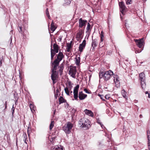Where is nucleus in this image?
Here are the masks:
<instances>
[{"mask_svg": "<svg viewBox=\"0 0 150 150\" xmlns=\"http://www.w3.org/2000/svg\"><path fill=\"white\" fill-rule=\"evenodd\" d=\"M148 97L149 98H150V94L149 93H148Z\"/></svg>", "mask_w": 150, "mask_h": 150, "instance_id": "nucleus-54", "label": "nucleus"}, {"mask_svg": "<svg viewBox=\"0 0 150 150\" xmlns=\"http://www.w3.org/2000/svg\"><path fill=\"white\" fill-rule=\"evenodd\" d=\"M134 41L135 42L136 45L139 48H142L144 47V43L143 38L139 40L134 39Z\"/></svg>", "mask_w": 150, "mask_h": 150, "instance_id": "nucleus-5", "label": "nucleus"}, {"mask_svg": "<svg viewBox=\"0 0 150 150\" xmlns=\"http://www.w3.org/2000/svg\"><path fill=\"white\" fill-rule=\"evenodd\" d=\"M119 4L120 7V10L121 13L123 15H124L126 9V7L123 1H122L121 2H119Z\"/></svg>", "mask_w": 150, "mask_h": 150, "instance_id": "nucleus-6", "label": "nucleus"}, {"mask_svg": "<svg viewBox=\"0 0 150 150\" xmlns=\"http://www.w3.org/2000/svg\"><path fill=\"white\" fill-rule=\"evenodd\" d=\"M148 145L149 147V149L150 150V141H148Z\"/></svg>", "mask_w": 150, "mask_h": 150, "instance_id": "nucleus-45", "label": "nucleus"}, {"mask_svg": "<svg viewBox=\"0 0 150 150\" xmlns=\"http://www.w3.org/2000/svg\"><path fill=\"white\" fill-rule=\"evenodd\" d=\"M104 38V35H103V31H102L101 32V34H100V45H101V43H102L103 41V38Z\"/></svg>", "mask_w": 150, "mask_h": 150, "instance_id": "nucleus-24", "label": "nucleus"}, {"mask_svg": "<svg viewBox=\"0 0 150 150\" xmlns=\"http://www.w3.org/2000/svg\"><path fill=\"white\" fill-rule=\"evenodd\" d=\"M79 28H81L86 25V23L87 22V21L86 20H83L82 18L79 19Z\"/></svg>", "mask_w": 150, "mask_h": 150, "instance_id": "nucleus-9", "label": "nucleus"}, {"mask_svg": "<svg viewBox=\"0 0 150 150\" xmlns=\"http://www.w3.org/2000/svg\"><path fill=\"white\" fill-rule=\"evenodd\" d=\"M97 122L100 125L101 124H102V123L101 122L100 120L98 119L97 120Z\"/></svg>", "mask_w": 150, "mask_h": 150, "instance_id": "nucleus-47", "label": "nucleus"}, {"mask_svg": "<svg viewBox=\"0 0 150 150\" xmlns=\"http://www.w3.org/2000/svg\"><path fill=\"white\" fill-rule=\"evenodd\" d=\"M30 109L31 110V111L33 112V111H35V107L34 105L32 104H30Z\"/></svg>", "mask_w": 150, "mask_h": 150, "instance_id": "nucleus-23", "label": "nucleus"}, {"mask_svg": "<svg viewBox=\"0 0 150 150\" xmlns=\"http://www.w3.org/2000/svg\"><path fill=\"white\" fill-rule=\"evenodd\" d=\"M127 92L124 89H123L121 91V94L123 97L125 99H127V97L126 95Z\"/></svg>", "mask_w": 150, "mask_h": 150, "instance_id": "nucleus-18", "label": "nucleus"}, {"mask_svg": "<svg viewBox=\"0 0 150 150\" xmlns=\"http://www.w3.org/2000/svg\"><path fill=\"white\" fill-rule=\"evenodd\" d=\"M14 110H15V108L14 107V105H13L12 108L11 109V111L12 112V116H13V114H14Z\"/></svg>", "mask_w": 150, "mask_h": 150, "instance_id": "nucleus-36", "label": "nucleus"}, {"mask_svg": "<svg viewBox=\"0 0 150 150\" xmlns=\"http://www.w3.org/2000/svg\"><path fill=\"white\" fill-rule=\"evenodd\" d=\"M6 105H5V108H6Z\"/></svg>", "mask_w": 150, "mask_h": 150, "instance_id": "nucleus-57", "label": "nucleus"}, {"mask_svg": "<svg viewBox=\"0 0 150 150\" xmlns=\"http://www.w3.org/2000/svg\"><path fill=\"white\" fill-rule=\"evenodd\" d=\"M51 150H64L63 147L61 145L57 146L52 147Z\"/></svg>", "mask_w": 150, "mask_h": 150, "instance_id": "nucleus-14", "label": "nucleus"}, {"mask_svg": "<svg viewBox=\"0 0 150 150\" xmlns=\"http://www.w3.org/2000/svg\"><path fill=\"white\" fill-rule=\"evenodd\" d=\"M97 40L96 39L92 40V42L91 44V46L92 47L93 50L94 49V47H96L97 45Z\"/></svg>", "mask_w": 150, "mask_h": 150, "instance_id": "nucleus-15", "label": "nucleus"}, {"mask_svg": "<svg viewBox=\"0 0 150 150\" xmlns=\"http://www.w3.org/2000/svg\"><path fill=\"white\" fill-rule=\"evenodd\" d=\"M53 48L54 49L53 52H55L56 53H58V52L59 47L56 43L54 44Z\"/></svg>", "mask_w": 150, "mask_h": 150, "instance_id": "nucleus-17", "label": "nucleus"}, {"mask_svg": "<svg viewBox=\"0 0 150 150\" xmlns=\"http://www.w3.org/2000/svg\"><path fill=\"white\" fill-rule=\"evenodd\" d=\"M105 97V98L107 99H108L110 98L109 96L108 95H106Z\"/></svg>", "mask_w": 150, "mask_h": 150, "instance_id": "nucleus-43", "label": "nucleus"}, {"mask_svg": "<svg viewBox=\"0 0 150 150\" xmlns=\"http://www.w3.org/2000/svg\"><path fill=\"white\" fill-rule=\"evenodd\" d=\"M99 96L100 98L101 99H103V100H103V98L104 97V96H103V95H99Z\"/></svg>", "mask_w": 150, "mask_h": 150, "instance_id": "nucleus-42", "label": "nucleus"}, {"mask_svg": "<svg viewBox=\"0 0 150 150\" xmlns=\"http://www.w3.org/2000/svg\"><path fill=\"white\" fill-rule=\"evenodd\" d=\"M91 25L89 23H88L87 24V26L86 28V29L87 31H88L90 29Z\"/></svg>", "mask_w": 150, "mask_h": 150, "instance_id": "nucleus-37", "label": "nucleus"}, {"mask_svg": "<svg viewBox=\"0 0 150 150\" xmlns=\"http://www.w3.org/2000/svg\"><path fill=\"white\" fill-rule=\"evenodd\" d=\"M114 81L115 84H118L120 83L119 78L117 75H114Z\"/></svg>", "mask_w": 150, "mask_h": 150, "instance_id": "nucleus-12", "label": "nucleus"}, {"mask_svg": "<svg viewBox=\"0 0 150 150\" xmlns=\"http://www.w3.org/2000/svg\"><path fill=\"white\" fill-rule=\"evenodd\" d=\"M144 1H146V0H143Z\"/></svg>", "mask_w": 150, "mask_h": 150, "instance_id": "nucleus-59", "label": "nucleus"}, {"mask_svg": "<svg viewBox=\"0 0 150 150\" xmlns=\"http://www.w3.org/2000/svg\"><path fill=\"white\" fill-rule=\"evenodd\" d=\"M126 4L128 5L131 4V0H126Z\"/></svg>", "mask_w": 150, "mask_h": 150, "instance_id": "nucleus-38", "label": "nucleus"}, {"mask_svg": "<svg viewBox=\"0 0 150 150\" xmlns=\"http://www.w3.org/2000/svg\"><path fill=\"white\" fill-rule=\"evenodd\" d=\"M139 117L140 118H141L142 117V114H140V115H139Z\"/></svg>", "mask_w": 150, "mask_h": 150, "instance_id": "nucleus-53", "label": "nucleus"}, {"mask_svg": "<svg viewBox=\"0 0 150 150\" xmlns=\"http://www.w3.org/2000/svg\"><path fill=\"white\" fill-rule=\"evenodd\" d=\"M120 85H116V86L117 87H120Z\"/></svg>", "mask_w": 150, "mask_h": 150, "instance_id": "nucleus-55", "label": "nucleus"}, {"mask_svg": "<svg viewBox=\"0 0 150 150\" xmlns=\"http://www.w3.org/2000/svg\"><path fill=\"white\" fill-rule=\"evenodd\" d=\"M59 71L60 72V73L61 75V74L62 73L63 71V69L64 67L62 65L60 66L59 67Z\"/></svg>", "mask_w": 150, "mask_h": 150, "instance_id": "nucleus-31", "label": "nucleus"}, {"mask_svg": "<svg viewBox=\"0 0 150 150\" xmlns=\"http://www.w3.org/2000/svg\"><path fill=\"white\" fill-rule=\"evenodd\" d=\"M84 112L85 114L91 117H93V114L91 111L86 109L84 110Z\"/></svg>", "mask_w": 150, "mask_h": 150, "instance_id": "nucleus-13", "label": "nucleus"}, {"mask_svg": "<svg viewBox=\"0 0 150 150\" xmlns=\"http://www.w3.org/2000/svg\"><path fill=\"white\" fill-rule=\"evenodd\" d=\"M82 35V31H80L78 32L76 35V38L77 39V40L81 38V36Z\"/></svg>", "mask_w": 150, "mask_h": 150, "instance_id": "nucleus-19", "label": "nucleus"}, {"mask_svg": "<svg viewBox=\"0 0 150 150\" xmlns=\"http://www.w3.org/2000/svg\"><path fill=\"white\" fill-rule=\"evenodd\" d=\"M147 138H148V141H150V137H149V136H150L149 134H147Z\"/></svg>", "mask_w": 150, "mask_h": 150, "instance_id": "nucleus-44", "label": "nucleus"}, {"mask_svg": "<svg viewBox=\"0 0 150 150\" xmlns=\"http://www.w3.org/2000/svg\"><path fill=\"white\" fill-rule=\"evenodd\" d=\"M86 45V41L84 40L81 44H80L79 47V51L80 52H82L83 49L85 48Z\"/></svg>", "mask_w": 150, "mask_h": 150, "instance_id": "nucleus-10", "label": "nucleus"}, {"mask_svg": "<svg viewBox=\"0 0 150 150\" xmlns=\"http://www.w3.org/2000/svg\"><path fill=\"white\" fill-rule=\"evenodd\" d=\"M19 29H20V31H19V32H21L22 31V27H21V26H19Z\"/></svg>", "mask_w": 150, "mask_h": 150, "instance_id": "nucleus-48", "label": "nucleus"}, {"mask_svg": "<svg viewBox=\"0 0 150 150\" xmlns=\"http://www.w3.org/2000/svg\"><path fill=\"white\" fill-rule=\"evenodd\" d=\"M72 41H71L70 43H67V48L70 49L71 48Z\"/></svg>", "mask_w": 150, "mask_h": 150, "instance_id": "nucleus-32", "label": "nucleus"}, {"mask_svg": "<svg viewBox=\"0 0 150 150\" xmlns=\"http://www.w3.org/2000/svg\"><path fill=\"white\" fill-rule=\"evenodd\" d=\"M62 36H60L59 37L58 39V41L59 42H61L62 41Z\"/></svg>", "mask_w": 150, "mask_h": 150, "instance_id": "nucleus-41", "label": "nucleus"}, {"mask_svg": "<svg viewBox=\"0 0 150 150\" xmlns=\"http://www.w3.org/2000/svg\"><path fill=\"white\" fill-rule=\"evenodd\" d=\"M87 96V95L83 93L82 91L79 92V97L80 100H83Z\"/></svg>", "mask_w": 150, "mask_h": 150, "instance_id": "nucleus-11", "label": "nucleus"}, {"mask_svg": "<svg viewBox=\"0 0 150 150\" xmlns=\"http://www.w3.org/2000/svg\"><path fill=\"white\" fill-rule=\"evenodd\" d=\"M19 78L20 79V81L19 82L20 84H23L24 83L23 82L22 80H21V75L20 73V70H19Z\"/></svg>", "mask_w": 150, "mask_h": 150, "instance_id": "nucleus-27", "label": "nucleus"}, {"mask_svg": "<svg viewBox=\"0 0 150 150\" xmlns=\"http://www.w3.org/2000/svg\"><path fill=\"white\" fill-rule=\"evenodd\" d=\"M79 88V85H77L74 88L73 93H78Z\"/></svg>", "mask_w": 150, "mask_h": 150, "instance_id": "nucleus-25", "label": "nucleus"}, {"mask_svg": "<svg viewBox=\"0 0 150 150\" xmlns=\"http://www.w3.org/2000/svg\"><path fill=\"white\" fill-rule=\"evenodd\" d=\"M147 134H149V135H150V131L149 130H147Z\"/></svg>", "mask_w": 150, "mask_h": 150, "instance_id": "nucleus-50", "label": "nucleus"}, {"mask_svg": "<svg viewBox=\"0 0 150 150\" xmlns=\"http://www.w3.org/2000/svg\"><path fill=\"white\" fill-rule=\"evenodd\" d=\"M80 57H77L76 58V64L78 65L80 62Z\"/></svg>", "mask_w": 150, "mask_h": 150, "instance_id": "nucleus-26", "label": "nucleus"}, {"mask_svg": "<svg viewBox=\"0 0 150 150\" xmlns=\"http://www.w3.org/2000/svg\"><path fill=\"white\" fill-rule=\"evenodd\" d=\"M52 42H51V60H52L54 57L55 55V54L56 53L55 52H53V50L52 49Z\"/></svg>", "mask_w": 150, "mask_h": 150, "instance_id": "nucleus-16", "label": "nucleus"}, {"mask_svg": "<svg viewBox=\"0 0 150 150\" xmlns=\"http://www.w3.org/2000/svg\"><path fill=\"white\" fill-rule=\"evenodd\" d=\"M90 122L86 118H81L79 122V124L81 128L86 129L90 127Z\"/></svg>", "mask_w": 150, "mask_h": 150, "instance_id": "nucleus-3", "label": "nucleus"}, {"mask_svg": "<svg viewBox=\"0 0 150 150\" xmlns=\"http://www.w3.org/2000/svg\"><path fill=\"white\" fill-rule=\"evenodd\" d=\"M143 49H141V50H136L135 51V53H139L140 52H142V51L143 50Z\"/></svg>", "mask_w": 150, "mask_h": 150, "instance_id": "nucleus-40", "label": "nucleus"}, {"mask_svg": "<svg viewBox=\"0 0 150 150\" xmlns=\"http://www.w3.org/2000/svg\"><path fill=\"white\" fill-rule=\"evenodd\" d=\"M50 26L51 30L52 31V32H53L56 29V28H55L54 25V23L53 21L52 22Z\"/></svg>", "mask_w": 150, "mask_h": 150, "instance_id": "nucleus-20", "label": "nucleus"}, {"mask_svg": "<svg viewBox=\"0 0 150 150\" xmlns=\"http://www.w3.org/2000/svg\"><path fill=\"white\" fill-rule=\"evenodd\" d=\"M46 13L47 16L48 18L50 19H51V17L48 11V8H47L46 10Z\"/></svg>", "mask_w": 150, "mask_h": 150, "instance_id": "nucleus-29", "label": "nucleus"}, {"mask_svg": "<svg viewBox=\"0 0 150 150\" xmlns=\"http://www.w3.org/2000/svg\"><path fill=\"white\" fill-rule=\"evenodd\" d=\"M54 121H52L50 125V129L51 130L54 125Z\"/></svg>", "mask_w": 150, "mask_h": 150, "instance_id": "nucleus-28", "label": "nucleus"}, {"mask_svg": "<svg viewBox=\"0 0 150 150\" xmlns=\"http://www.w3.org/2000/svg\"><path fill=\"white\" fill-rule=\"evenodd\" d=\"M2 64V60H1L0 61V66H1Z\"/></svg>", "mask_w": 150, "mask_h": 150, "instance_id": "nucleus-52", "label": "nucleus"}, {"mask_svg": "<svg viewBox=\"0 0 150 150\" xmlns=\"http://www.w3.org/2000/svg\"><path fill=\"white\" fill-rule=\"evenodd\" d=\"M55 113V111H54V114Z\"/></svg>", "mask_w": 150, "mask_h": 150, "instance_id": "nucleus-60", "label": "nucleus"}, {"mask_svg": "<svg viewBox=\"0 0 150 150\" xmlns=\"http://www.w3.org/2000/svg\"><path fill=\"white\" fill-rule=\"evenodd\" d=\"M73 125V124L70 122H68L63 127V130L66 134H69L71 132V129Z\"/></svg>", "mask_w": 150, "mask_h": 150, "instance_id": "nucleus-4", "label": "nucleus"}, {"mask_svg": "<svg viewBox=\"0 0 150 150\" xmlns=\"http://www.w3.org/2000/svg\"><path fill=\"white\" fill-rule=\"evenodd\" d=\"M113 75V72L110 70L104 72H100L99 73V78L101 79L103 78L106 81L109 79L111 76Z\"/></svg>", "mask_w": 150, "mask_h": 150, "instance_id": "nucleus-2", "label": "nucleus"}, {"mask_svg": "<svg viewBox=\"0 0 150 150\" xmlns=\"http://www.w3.org/2000/svg\"><path fill=\"white\" fill-rule=\"evenodd\" d=\"M101 126V127H102V128H103V129L104 128H105V127L104 126V125L103 124H101L100 125Z\"/></svg>", "mask_w": 150, "mask_h": 150, "instance_id": "nucleus-49", "label": "nucleus"}, {"mask_svg": "<svg viewBox=\"0 0 150 150\" xmlns=\"http://www.w3.org/2000/svg\"><path fill=\"white\" fill-rule=\"evenodd\" d=\"M64 57V56L62 53L59 52L57 55V59L52 64V67L51 69L52 74L51 77L53 84L55 83L56 82L58 74V73L56 71V70L57 67L59 66V62Z\"/></svg>", "mask_w": 150, "mask_h": 150, "instance_id": "nucleus-1", "label": "nucleus"}, {"mask_svg": "<svg viewBox=\"0 0 150 150\" xmlns=\"http://www.w3.org/2000/svg\"><path fill=\"white\" fill-rule=\"evenodd\" d=\"M139 80L141 82V84H145V76L144 73L143 72H141L139 74Z\"/></svg>", "mask_w": 150, "mask_h": 150, "instance_id": "nucleus-7", "label": "nucleus"}, {"mask_svg": "<svg viewBox=\"0 0 150 150\" xmlns=\"http://www.w3.org/2000/svg\"><path fill=\"white\" fill-rule=\"evenodd\" d=\"M59 104L61 103H65L66 102V100H65L62 97L60 96L59 98Z\"/></svg>", "mask_w": 150, "mask_h": 150, "instance_id": "nucleus-21", "label": "nucleus"}, {"mask_svg": "<svg viewBox=\"0 0 150 150\" xmlns=\"http://www.w3.org/2000/svg\"><path fill=\"white\" fill-rule=\"evenodd\" d=\"M64 90L65 93L67 94L68 95H69V92L68 90V89L67 88H64Z\"/></svg>", "mask_w": 150, "mask_h": 150, "instance_id": "nucleus-35", "label": "nucleus"}, {"mask_svg": "<svg viewBox=\"0 0 150 150\" xmlns=\"http://www.w3.org/2000/svg\"><path fill=\"white\" fill-rule=\"evenodd\" d=\"M84 91H85V92L86 93H89V92L88 91V90L86 89H84Z\"/></svg>", "mask_w": 150, "mask_h": 150, "instance_id": "nucleus-46", "label": "nucleus"}, {"mask_svg": "<svg viewBox=\"0 0 150 150\" xmlns=\"http://www.w3.org/2000/svg\"><path fill=\"white\" fill-rule=\"evenodd\" d=\"M76 73V69L75 67H71L70 68L69 70V74L74 78L75 77V75Z\"/></svg>", "mask_w": 150, "mask_h": 150, "instance_id": "nucleus-8", "label": "nucleus"}, {"mask_svg": "<svg viewBox=\"0 0 150 150\" xmlns=\"http://www.w3.org/2000/svg\"><path fill=\"white\" fill-rule=\"evenodd\" d=\"M145 93L146 94H148V93H148V91H146V92H145Z\"/></svg>", "mask_w": 150, "mask_h": 150, "instance_id": "nucleus-56", "label": "nucleus"}, {"mask_svg": "<svg viewBox=\"0 0 150 150\" xmlns=\"http://www.w3.org/2000/svg\"><path fill=\"white\" fill-rule=\"evenodd\" d=\"M22 137L23 138V141L25 143L27 144V142L26 141V139H27V135L25 133L23 134V135Z\"/></svg>", "mask_w": 150, "mask_h": 150, "instance_id": "nucleus-22", "label": "nucleus"}, {"mask_svg": "<svg viewBox=\"0 0 150 150\" xmlns=\"http://www.w3.org/2000/svg\"><path fill=\"white\" fill-rule=\"evenodd\" d=\"M74 98L76 100H78V93H74Z\"/></svg>", "mask_w": 150, "mask_h": 150, "instance_id": "nucleus-34", "label": "nucleus"}, {"mask_svg": "<svg viewBox=\"0 0 150 150\" xmlns=\"http://www.w3.org/2000/svg\"><path fill=\"white\" fill-rule=\"evenodd\" d=\"M122 16H121V15H120V18H122Z\"/></svg>", "mask_w": 150, "mask_h": 150, "instance_id": "nucleus-58", "label": "nucleus"}, {"mask_svg": "<svg viewBox=\"0 0 150 150\" xmlns=\"http://www.w3.org/2000/svg\"><path fill=\"white\" fill-rule=\"evenodd\" d=\"M55 86H53V88H54V97H55L56 99H57V97L58 96V93H55Z\"/></svg>", "mask_w": 150, "mask_h": 150, "instance_id": "nucleus-33", "label": "nucleus"}, {"mask_svg": "<svg viewBox=\"0 0 150 150\" xmlns=\"http://www.w3.org/2000/svg\"><path fill=\"white\" fill-rule=\"evenodd\" d=\"M70 49H68V48H67V51L68 52H70Z\"/></svg>", "mask_w": 150, "mask_h": 150, "instance_id": "nucleus-51", "label": "nucleus"}, {"mask_svg": "<svg viewBox=\"0 0 150 150\" xmlns=\"http://www.w3.org/2000/svg\"><path fill=\"white\" fill-rule=\"evenodd\" d=\"M31 131H30V129L28 127V129L27 130V134H28V136L29 137L30 132H31Z\"/></svg>", "mask_w": 150, "mask_h": 150, "instance_id": "nucleus-39", "label": "nucleus"}, {"mask_svg": "<svg viewBox=\"0 0 150 150\" xmlns=\"http://www.w3.org/2000/svg\"><path fill=\"white\" fill-rule=\"evenodd\" d=\"M57 89L56 90V92H55V93H58L59 92V91L61 90L60 89V87L59 86H57Z\"/></svg>", "mask_w": 150, "mask_h": 150, "instance_id": "nucleus-30", "label": "nucleus"}]
</instances>
